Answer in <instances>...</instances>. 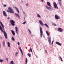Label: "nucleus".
I'll list each match as a JSON object with an SVG mask.
<instances>
[{
  "mask_svg": "<svg viewBox=\"0 0 64 64\" xmlns=\"http://www.w3.org/2000/svg\"><path fill=\"white\" fill-rule=\"evenodd\" d=\"M0 23L1 25H2V28H3V29L4 30V36L5 38L6 39H7V33H6V32L5 31V30H4V25H3V24H2V23L1 22H0Z\"/></svg>",
  "mask_w": 64,
  "mask_h": 64,
  "instance_id": "f257e3e1",
  "label": "nucleus"
},
{
  "mask_svg": "<svg viewBox=\"0 0 64 64\" xmlns=\"http://www.w3.org/2000/svg\"><path fill=\"white\" fill-rule=\"evenodd\" d=\"M8 10H7V11L8 12H9V13H13L14 14V10L12 8L10 7H9L8 8Z\"/></svg>",
  "mask_w": 64,
  "mask_h": 64,
  "instance_id": "f03ea898",
  "label": "nucleus"
},
{
  "mask_svg": "<svg viewBox=\"0 0 64 64\" xmlns=\"http://www.w3.org/2000/svg\"><path fill=\"white\" fill-rule=\"evenodd\" d=\"M46 7L47 9H48L49 11H52L53 10V8H51L50 7H48V6H46Z\"/></svg>",
  "mask_w": 64,
  "mask_h": 64,
  "instance_id": "7ed1b4c3",
  "label": "nucleus"
},
{
  "mask_svg": "<svg viewBox=\"0 0 64 64\" xmlns=\"http://www.w3.org/2000/svg\"><path fill=\"white\" fill-rule=\"evenodd\" d=\"M10 23H11L12 25V26H14L15 25V24H14V23H15V21L12 20H10Z\"/></svg>",
  "mask_w": 64,
  "mask_h": 64,
  "instance_id": "20e7f679",
  "label": "nucleus"
},
{
  "mask_svg": "<svg viewBox=\"0 0 64 64\" xmlns=\"http://www.w3.org/2000/svg\"><path fill=\"white\" fill-rule=\"evenodd\" d=\"M40 37H42V35H43V31H42V29L41 27H40Z\"/></svg>",
  "mask_w": 64,
  "mask_h": 64,
  "instance_id": "39448f33",
  "label": "nucleus"
},
{
  "mask_svg": "<svg viewBox=\"0 0 64 64\" xmlns=\"http://www.w3.org/2000/svg\"><path fill=\"white\" fill-rule=\"evenodd\" d=\"M54 5L55 8L58 9V6H57V5L56 2H54Z\"/></svg>",
  "mask_w": 64,
  "mask_h": 64,
  "instance_id": "423d86ee",
  "label": "nucleus"
},
{
  "mask_svg": "<svg viewBox=\"0 0 64 64\" xmlns=\"http://www.w3.org/2000/svg\"><path fill=\"white\" fill-rule=\"evenodd\" d=\"M15 29L16 33L17 34V35H18V33H19V32H18V28H17V27L16 26Z\"/></svg>",
  "mask_w": 64,
  "mask_h": 64,
  "instance_id": "0eeeda50",
  "label": "nucleus"
},
{
  "mask_svg": "<svg viewBox=\"0 0 64 64\" xmlns=\"http://www.w3.org/2000/svg\"><path fill=\"white\" fill-rule=\"evenodd\" d=\"M58 30L60 32H62L63 31V30L61 28H59L58 29Z\"/></svg>",
  "mask_w": 64,
  "mask_h": 64,
  "instance_id": "6e6552de",
  "label": "nucleus"
},
{
  "mask_svg": "<svg viewBox=\"0 0 64 64\" xmlns=\"http://www.w3.org/2000/svg\"><path fill=\"white\" fill-rule=\"evenodd\" d=\"M14 8L16 9V12L18 13H19V10L15 6L14 7Z\"/></svg>",
  "mask_w": 64,
  "mask_h": 64,
  "instance_id": "1a4fd4ad",
  "label": "nucleus"
},
{
  "mask_svg": "<svg viewBox=\"0 0 64 64\" xmlns=\"http://www.w3.org/2000/svg\"><path fill=\"white\" fill-rule=\"evenodd\" d=\"M55 17L56 19L57 20L60 19V17L57 15H55Z\"/></svg>",
  "mask_w": 64,
  "mask_h": 64,
  "instance_id": "9d476101",
  "label": "nucleus"
},
{
  "mask_svg": "<svg viewBox=\"0 0 64 64\" xmlns=\"http://www.w3.org/2000/svg\"><path fill=\"white\" fill-rule=\"evenodd\" d=\"M39 22L40 23V24L42 26H43L44 25V24H43V22L41 20H40L39 21Z\"/></svg>",
  "mask_w": 64,
  "mask_h": 64,
  "instance_id": "9b49d317",
  "label": "nucleus"
},
{
  "mask_svg": "<svg viewBox=\"0 0 64 64\" xmlns=\"http://www.w3.org/2000/svg\"><path fill=\"white\" fill-rule=\"evenodd\" d=\"M48 40L49 43L50 45L51 44V38L50 37H48Z\"/></svg>",
  "mask_w": 64,
  "mask_h": 64,
  "instance_id": "f8f14e48",
  "label": "nucleus"
},
{
  "mask_svg": "<svg viewBox=\"0 0 64 64\" xmlns=\"http://www.w3.org/2000/svg\"><path fill=\"white\" fill-rule=\"evenodd\" d=\"M47 5L50 7H52V6H51V4H50V3L48 2H47Z\"/></svg>",
  "mask_w": 64,
  "mask_h": 64,
  "instance_id": "ddd939ff",
  "label": "nucleus"
},
{
  "mask_svg": "<svg viewBox=\"0 0 64 64\" xmlns=\"http://www.w3.org/2000/svg\"><path fill=\"white\" fill-rule=\"evenodd\" d=\"M3 14H4V16L5 17H6L7 15V14H6V12H5V11H4L3 12Z\"/></svg>",
  "mask_w": 64,
  "mask_h": 64,
  "instance_id": "4468645a",
  "label": "nucleus"
},
{
  "mask_svg": "<svg viewBox=\"0 0 64 64\" xmlns=\"http://www.w3.org/2000/svg\"><path fill=\"white\" fill-rule=\"evenodd\" d=\"M18 48H19V49H20V51L22 53V55H23V52H22V49H21V47H20V46H19Z\"/></svg>",
  "mask_w": 64,
  "mask_h": 64,
  "instance_id": "2eb2a0df",
  "label": "nucleus"
},
{
  "mask_svg": "<svg viewBox=\"0 0 64 64\" xmlns=\"http://www.w3.org/2000/svg\"><path fill=\"white\" fill-rule=\"evenodd\" d=\"M56 44L58 45H59V46H61V44L59 43V42H56Z\"/></svg>",
  "mask_w": 64,
  "mask_h": 64,
  "instance_id": "dca6fc26",
  "label": "nucleus"
},
{
  "mask_svg": "<svg viewBox=\"0 0 64 64\" xmlns=\"http://www.w3.org/2000/svg\"><path fill=\"white\" fill-rule=\"evenodd\" d=\"M15 15L16 16V17H18L19 18H20V16L19 15V14H18L15 13Z\"/></svg>",
  "mask_w": 64,
  "mask_h": 64,
  "instance_id": "f3484780",
  "label": "nucleus"
},
{
  "mask_svg": "<svg viewBox=\"0 0 64 64\" xmlns=\"http://www.w3.org/2000/svg\"><path fill=\"white\" fill-rule=\"evenodd\" d=\"M11 31H12V33L14 35V36H15V32H14V31L12 30H11Z\"/></svg>",
  "mask_w": 64,
  "mask_h": 64,
  "instance_id": "a211bd4d",
  "label": "nucleus"
},
{
  "mask_svg": "<svg viewBox=\"0 0 64 64\" xmlns=\"http://www.w3.org/2000/svg\"><path fill=\"white\" fill-rule=\"evenodd\" d=\"M8 47H10V44L9 42H8Z\"/></svg>",
  "mask_w": 64,
  "mask_h": 64,
  "instance_id": "6ab92c4d",
  "label": "nucleus"
},
{
  "mask_svg": "<svg viewBox=\"0 0 64 64\" xmlns=\"http://www.w3.org/2000/svg\"><path fill=\"white\" fill-rule=\"evenodd\" d=\"M59 4L60 5V6H62V2L61 1H60L59 2Z\"/></svg>",
  "mask_w": 64,
  "mask_h": 64,
  "instance_id": "aec40b11",
  "label": "nucleus"
},
{
  "mask_svg": "<svg viewBox=\"0 0 64 64\" xmlns=\"http://www.w3.org/2000/svg\"><path fill=\"white\" fill-rule=\"evenodd\" d=\"M0 30L2 32H3V30H2V27H1V26H0Z\"/></svg>",
  "mask_w": 64,
  "mask_h": 64,
  "instance_id": "412c9836",
  "label": "nucleus"
},
{
  "mask_svg": "<svg viewBox=\"0 0 64 64\" xmlns=\"http://www.w3.org/2000/svg\"><path fill=\"white\" fill-rule=\"evenodd\" d=\"M2 44L3 46H5V41H3V42H2Z\"/></svg>",
  "mask_w": 64,
  "mask_h": 64,
  "instance_id": "4be33fe9",
  "label": "nucleus"
},
{
  "mask_svg": "<svg viewBox=\"0 0 64 64\" xmlns=\"http://www.w3.org/2000/svg\"><path fill=\"white\" fill-rule=\"evenodd\" d=\"M10 64H14V62L12 60L10 62Z\"/></svg>",
  "mask_w": 64,
  "mask_h": 64,
  "instance_id": "5701e85b",
  "label": "nucleus"
},
{
  "mask_svg": "<svg viewBox=\"0 0 64 64\" xmlns=\"http://www.w3.org/2000/svg\"><path fill=\"white\" fill-rule=\"evenodd\" d=\"M46 33L47 35L48 36H49V32H48V31H46Z\"/></svg>",
  "mask_w": 64,
  "mask_h": 64,
  "instance_id": "b1692460",
  "label": "nucleus"
},
{
  "mask_svg": "<svg viewBox=\"0 0 64 64\" xmlns=\"http://www.w3.org/2000/svg\"><path fill=\"white\" fill-rule=\"evenodd\" d=\"M28 56H29V57H31V54H30L28 53L27 54Z\"/></svg>",
  "mask_w": 64,
  "mask_h": 64,
  "instance_id": "393cba45",
  "label": "nucleus"
},
{
  "mask_svg": "<svg viewBox=\"0 0 64 64\" xmlns=\"http://www.w3.org/2000/svg\"><path fill=\"white\" fill-rule=\"evenodd\" d=\"M44 25L46 26L48 28H49V27L48 26V24H44Z\"/></svg>",
  "mask_w": 64,
  "mask_h": 64,
  "instance_id": "a878e982",
  "label": "nucleus"
},
{
  "mask_svg": "<svg viewBox=\"0 0 64 64\" xmlns=\"http://www.w3.org/2000/svg\"><path fill=\"white\" fill-rule=\"evenodd\" d=\"M25 5L26 7H28L29 6V4L27 3L25 4Z\"/></svg>",
  "mask_w": 64,
  "mask_h": 64,
  "instance_id": "bb28decb",
  "label": "nucleus"
},
{
  "mask_svg": "<svg viewBox=\"0 0 64 64\" xmlns=\"http://www.w3.org/2000/svg\"><path fill=\"white\" fill-rule=\"evenodd\" d=\"M28 62V60L27 59V58H26V62L25 64H27V62Z\"/></svg>",
  "mask_w": 64,
  "mask_h": 64,
  "instance_id": "cd10ccee",
  "label": "nucleus"
},
{
  "mask_svg": "<svg viewBox=\"0 0 64 64\" xmlns=\"http://www.w3.org/2000/svg\"><path fill=\"white\" fill-rule=\"evenodd\" d=\"M37 17H38V18H40L41 17V16H40V15L39 14H37Z\"/></svg>",
  "mask_w": 64,
  "mask_h": 64,
  "instance_id": "c85d7f7f",
  "label": "nucleus"
},
{
  "mask_svg": "<svg viewBox=\"0 0 64 64\" xmlns=\"http://www.w3.org/2000/svg\"><path fill=\"white\" fill-rule=\"evenodd\" d=\"M12 41H15V38L13 37H12Z\"/></svg>",
  "mask_w": 64,
  "mask_h": 64,
  "instance_id": "c756f323",
  "label": "nucleus"
},
{
  "mask_svg": "<svg viewBox=\"0 0 64 64\" xmlns=\"http://www.w3.org/2000/svg\"><path fill=\"white\" fill-rule=\"evenodd\" d=\"M3 7H6L7 6V5L6 4H4L3 5Z\"/></svg>",
  "mask_w": 64,
  "mask_h": 64,
  "instance_id": "7c9ffc66",
  "label": "nucleus"
},
{
  "mask_svg": "<svg viewBox=\"0 0 64 64\" xmlns=\"http://www.w3.org/2000/svg\"><path fill=\"white\" fill-rule=\"evenodd\" d=\"M60 60H61V61H63V60H62V58L61 56H60Z\"/></svg>",
  "mask_w": 64,
  "mask_h": 64,
  "instance_id": "2f4dec72",
  "label": "nucleus"
},
{
  "mask_svg": "<svg viewBox=\"0 0 64 64\" xmlns=\"http://www.w3.org/2000/svg\"><path fill=\"white\" fill-rule=\"evenodd\" d=\"M30 52H32V53H33V52H32V48H30Z\"/></svg>",
  "mask_w": 64,
  "mask_h": 64,
  "instance_id": "473e14b6",
  "label": "nucleus"
},
{
  "mask_svg": "<svg viewBox=\"0 0 64 64\" xmlns=\"http://www.w3.org/2000/svg\"><path fill=\"white\" fill-rule=\"evenodd\" d=\"M4 61V60H3L0 59V62H3Z\"/></svg>",
  "mask_w": 64,
  "mask_h": 64,
  "instance_id": "72a5a7b5",
  "label": "nucleus"
},
{
  "mask_svg": "<svg viewBox=\"0 0 64 64\" xmlns=\"http://www.w3.org/2000/svg\"><path fill=\"white\" fill-rule=\"evenodd\" d=\"M28 31L30 33H31V30H30L29 29L28 30Z\"/></svg>",
  "mask_w": 64,
  "mask_h": 64,
  "instance_id": "f704fd0d",
  "label": "nucleus"
},
{
  "mask_svg": "<svg viewBox=\"0 0 64 64\" xmlns=\"http://www.w3.org/2000/svg\"><path fill=\"white\" fill-rule=\"evenodd\" d=\"M26 23V22H23L22 24H25Z\"/></svg>",
  "mask_w": 64,
  "mask_h": 64,
  "instance_id": "c9c22d12",
  "label": "nucleus"
},
{
  "mask_svg": "<svg viewBox=\"0 0 64 64\" xmlns=\"http://www.w3.org/2000/svg\"><path fill=\"white\" fill-rule=\"evenodd\" d=\"M45 53H47V50H45Z\"/></svg>",
  "mask_w": 64,
  "mask_h": 64,
  "instance_id": "e433bc0d",
  "label": "nucleus"
},
{
  "mask_svg": "<svg viewBox=\"0 0 64 64\" xmlns=\"http://www.w3.org/2000/svg\"><path fill=\"white\" fill-rule=\"evenodd\" d=\"M20 44V43L19 42H18V46H19V44Z\"/></svg>",
  "mask_w": 64,
  "mask_h": 64,
  "instance_id": "4c0bfd02",
  "label": "nucleus"
},
{
  "mask_svg": "<svg viewBox=\"0 0 64 64\" xmlns=\"http://www.w3.org/2000/svg\"><path fill=\"white\" fill-rule=\"evenodd\" d=\"M22 13H23V14H26L25 12H23Z\"/></svg>",
  "mask_w": 64,
  "mask_h": 64,
  "instance_id": "58836bf2",
  "label": "nucleus"
},
{
  "mask_svg": "<svg viewBox=\"0 0 64 64\" xmlns=\"http://www.w3.org/2000/svg\"><path fill=\"white\" fill-rule=\"evenodd\" d=\"M24 16L25 17H27V16L26 15V14H24Z\"/></svg>",
  "mask_w": 64,
  "mask_h": 64,
  "instance_id": "ea45409f",
  "label": "nucleus"
},
{
  "mask_svg": "<svg viewBox=\"0 0 64 64\" xmlns=\"http://www.w3.org/2000/svg\"><path fill=\"white\" fill-rule=\"evenodd\" d=\"M6 59L7 61H8V58H6Z\"/></svg>",
  "mask_w": 64,
  "mask_h": 64,
  "instance_id": "a19ab883",
  "label": "nucleus"
},
{
  "mask_svg": "<svg viewBox=\"0 0 64 64\" xmlns=\"http://www.w3.org/2000/svg\"><path fill=\"white\" fill-rule=\"evenodd\" d=\"M53 42H54V41L53 40L52 43V44L53 43Z\"/></svg>",
  "mask_w": 64,
  "mask_h": 64,
  "instance_id": "79ce46f5",
  "label": "nucleus"
},
{
  "mask_svg": "<svg viewBox=\"0 0 64 64\" xmlns=\"http://www.w3.org/2000/svg\"><path fill=\"white\" fill-rule=\"evenodd\" d=\"M43 37L45 39H46V38H45V36H44V35H43Z\"/></svg>",
  "mask_w": 64,
  "mask_h": 64,
  "instance_id": "37998d69",
  "label": "nucleus"
},
{
  "mask_svg": "<svg viewBox=\"0 0 64 64\" xmlns=\"http://www.w3.org/2000/svg\"><path fill=\"white\" fill-rule=\"evenodd\" d=\"M54 26H57V25H56V24H54Z\"/></svg>",
  "mask_w": 64,
  "mask_h": 64,
  "instance_id": "c03bdc74",
  "label": "nucleus"
},
{
  "mask_svg": "<svg viewBox=\"0 0 64 64\" xmlns=\"http://www.w3.org/2000/svg\"><path fill=\"white\" fill-rule=\"evenodd\" d=\"M8 20L10 19V17H8Z\"/></svg>",
  "mask_w": 64,
  "mask_h": 64,
  "instance_id": "a18cd8bd",
  "label": "nucleus"
},
{
  "mask_svg": "<svg viewBox=\"0 0 64 64\" xmlns=\"http://www.w3.org/2000/svg\"><path fill=\"white\" fill-rule=\"evenodd\" d=\"M41 0V1L42 2H43V1H44V0Z\"/></svg>",
  "mask_w": 64,
  "mask_h": 64,
  "instance_id": "49530a36",
  "label": "nucleus"
},
{
  "mask_svg": "<svg viewBox=\"0 0 64 64\" xmlns=\"http://www.w3.org/2000/svg\"><path fill=\"white\" fill-rule=\"evenodd\" d=\"M21 2H22V3H23V1L22 0H21Z\"/></svg>",
  "mask_w": 64,
  "mask_h": 64,
  "instance_id": "de8ad7c7",
  "label": "nucleus"
},
{
  "mask_svg": "<svg viewBox=\"0 0 64 64\" xmlns=\"http://www.w3.org/2000/svg\"><path fill=\"white\" fill-rule=\"evenodd\" d=\"M52 23L53 24V25H54V22H52Z\"/></svg>",
  "mask_w": 64,
  "mask_h": 64,
  "instance_id": "09e8293b",
  "label": "nucleus"
},
{
  "mask_svg": "<svg viewBox=\"0 0 64 64\" xmlns=\"http://www.w3.org/2000/svg\"><path fill=\"white\" fill-rule=\"evenodd\" d=\"M0 38L1 40H2V37H1V36H0Z\"/></svg>",
  "mask_w": 64,
  "mask_h": 64,
  "instance_id": "8fccbe9b",
  "label": "nucleus"
},
{
  "mask_svg": "<svg viewBox=\"0 0 64 64\" xmlns=\"http://www.w3.org/2000/svg\"><path fill=\"white\" fill-rule=\"evenodd\" d=\"M58 1H62V0H58Z\"/></svg>",
  "mask_w": 64,
  "mask_h": 64,
  "instance_id": "3c124183",
  "label": "nucleus"
},
{
  "mask_svg": "<svg viewBox=\"0 0 64 64\" xmlns=\"http://www.w3.org/2000/svg\"><path fill=\"white\" fill-rule=\"evenodd\" d=\"M15 56H17V54H15Z\"/></svg>",
  "mask_w": 64,
  "mask_h": 64,
  "instance_id": "603ef678",
  "label": "nucleus"
},
{
  "mask_svg": "<svg viewBox=\"0 0 64 64\" xmlns=\"http://www.w3.org/2000/svg\"><path fill=\"white\" fill-rule=\"evenodd\" d=\"M24 20H25V17H24Z\"/></svg>",
  "mask_w": 64,
  "mask_h": 64,
  "instance_id": "864d4df0",
  "label": "nucleus"
},
{
  "mask_svg": "<svg viewBox=\"0 0 64 64\" xmlns=\"http://www.w3.org/2000/svg\"><path fill=\"white\" fill-rule=\"evenodd\" d=\"M16 54H18V52H16Z\"/></svg>",
  "mask_w": 64,
  "mask_h": 64,
  "instance_id": "5fc2aeb1",
  "label": "nucleus"
},
{
  "mask_svg": "<svg viewBox=\"0 0 64 64\" xmlns=\"http://www.w3.org/2000/svg\"><path fill=\"white\" fill-rule=\"evenodd\" d=\"M30 35H31V33H30Z\"/></svg>",
  "mask_w": 64,
  "mask_h": 64,
  "instance_id": "6e6d98bb",
  "label": "nucleus"
},
{
  "mask_svg": "<svg viewBox=\"0 0 64 64\" xmlns=\"http://www.w3.org/2000/svg\"><path fill=\"white\" fill-rule=\"evenodd\" d=\"M1 48V45L0 44V48Z\"/></svg>",
  "mask_w": 64,
  "mask_h": 64,
  "instance_id": "4d7b16f0",
  "label": "nucleus"
}]
</instances>
